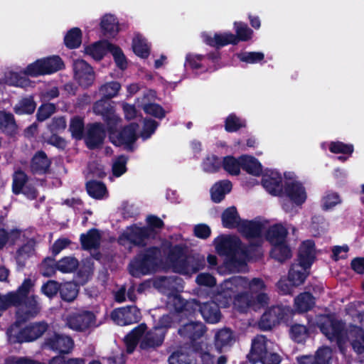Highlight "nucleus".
I'll list each match as a JSON object with an SVG mask.
<instances>
[{"label":"nucleus","instance_id":"32","mask_svg":"<svg viewBox=\"0 0 364 364\" xmlns=\"http://www.w3.org/2000/svg\"><path fill=\"white\" fill-rule=\"evenodd\" d=\"M235 342V337L229 328H223L217 331L215 336V344L218 349L230 346Z\"/></svg>","mask_w":364,"mask_h":364},{"label":"nucleus","instance_id":"7","mask_svg":"<svg viewBox=\"0 0 364 364\" xmlns=\"http://www.w3.org/2000/svg\"><path fill=\"white\" fill-rule=\"evenodd\" d=\"M161 252L158 247H151L139 254L129 264V273L135 277L152 274L161 263Z\"/></svg>","mask_w":364,"mask_h":364},{"label":"nucleus","instance_id":"55","mask_svg":"<svg viewBox=\"0 0 364 364\" xmlns=\"http://www.w3.org/2000/svg\"><path fill=\"white\" fill-rule=\"evenodd\" d=\"M120 89L121 85L119 82H110L103 85L100 92L104 97L112 98L117 95Z\"/></svg>","mask_w":364,"mask_h":364},{"label":"nucleus","instance_id":"29","mask_svg":"<svg viewBox=\"0 0 364 364\" xmlns=\"http://www.w3.org/2000/svg\"><path fill=\"white\" fill-rule=\"evenodd\" d=\"M80 242L83 249L88 250H96L100 245V233L96 229L90 230L86 234L80 235Z\"/></svg>","mask_w":364,"mask_h":364},{"label":"nucleus","instance_id":"60","mask_svg":"<svg viewBox=\"0 0 364 364\" xmlns=\"http://www.w3.org/2000/svg\"><path fill=\"white\" fill-rule=\"evenodd\" d=\"M264 53L261 52H244L237 54V58L242 62L257 63L264 59Z\"/></svg>","mask_w":364,"mask_h":364},{"label":"nucleus","instance_id":"48","mask_svg":"<svg viewBox=\"0 0 364 364\" xmlns=\"http://www.w3.org/2000/svg\"><path fill=\"white\" fill-rule=\"evenodd\" d=\"M223 168L231 175H238L242 168L240 157L237 159L233 156H227L223 159Z\"/></svg>","mask_w":364,"mask_h":364},{"label":"nucleus","instance_id":"57","mask_svg":"<svg viewBox=\"0 0 364 364\" xmlns=\"http://www.w3.org/2000/svg\"><path fill=\"white\" fill-rule=\"evenodd\" d=\"M26 175L21 171L15 172L13 178V192L15 194H19L23 188L26 186Z\"/></svg>","mask_w":364,"mask_h":364},{"label":"nucleus","instance_id":"56","mask_svg":"<svg viewBox=\"0 0 364 364\" xmlns=\"http://www.w3.org/2000/svg\"><path fill=\"white\" fill-rule=\"evenodd\" d=\"M235 29L237 33L235 36L239 41H246L251 38L252 31L248 26L242 22L235 23Z\"/></svg>","mask_w":364,"mask_h":364},{"label":"nucleus","instance_id":"24","mask_svg":"<svg viewBox=\"0 0 364 364\" xmlns=\"http://www.w3.org/2000/svg\"><path fill=\"white\" fill-rule=\"evenodd\" d=\"M154 286L159 291L166 294L180 291L183 289L182 280L177 277H161L154 281Z\"/></svg>","mask_w":364,"mask_h":364},{"label":"nucleus","instance_id":"4","mask_svg":"<svg viewBox=\"0 0 364 364\" xmlns=\"http://www.w3.org/2000/svg\"><path fill=\"white\" fill-rule=\"evenodd\" d=\"M314 242L306 240L302 242L299 252V263L294 264L289 272V281L291 286L297 287L304 283L309 272L308 269L314 261L316 256Z\"/></svg>","mask_w":364,"mask_h":364},{"label":"nucleus","instance_id":"36","mask_svg":"<svg viewBox=\"0 0 364 364\" xmlns=\"http://www.w3.org/2000/svg\"><path fill=\"white\" fill-rule=\"evenodd\" d=\"M86 187L88 194L94 198L103 199L107 197L108 193L107 188L104 183L100 181H89Z\"/></svg>","mask_w":364,"mask_h":364},{"label":"nucleus","instance_id":"18","mask_svg":"<svg viewBox=\"0 0 364 364\" xmlns=\"http://www.w3.org/2000/svg\"><path fill=\"white\" fill-rule=\"evenodd\" d=\"M205 331V327L201 322H189L178 329L180 336L190 340L193 346L200 343L197 341L203 338Z\"/></svg>","mask_w":364,"mask_h":364},{"label":"nucleus","instance_id":"20","mask_svg":"<svg viewBox=\"0 0 364 364\" xmlns=\"http://www.w3.org/2000/svg\"><path fill=\"white\" fill-rule=\"evenodd\" d=\"M73 70L75 79L82 86L87 87L93 82L95 80L94 72L85 60H75L73 64Z\"/></svg>","mask_w":364,"mask_h":364},{"label":"nucleus","instance_id":"52","mask_svg":"<svg viewBox=\"0 0 364 364\" xmlns=\"http://www.w3.org/2000/svg\"><path fill=\"white\" fill-rule=\"evenodd\" d=\"M65 43L70 48L78 47L81 43V31L77 28H72L65 37Z\"/></svg>","mask_w":364,"mask_h":364},{"label":"nucleus","instance_id":"10","mask_svg":"<svg viewBox=\"0 0 364 364\" xmlns=\"http://www.w3.org/2000/svg\"><path fill=\"white\" fill-rule=\"evenodd\" d=\"M321 332L330 340L336 341L339 346L347 338V331L344 324L331 316H323L319 324Z\"/></svg>","mask_w":364,"mask_h":364},{"label":"nucleus","instance_id":"3","mask_svg":"<svg viewBox=\"0 0 364 364\" xmlns=\"http://www.w3.org/2000/svg\"><path fill=\"white\" fill-rule=\"evenodd\" d=\"M222 222L225 228H237L250 240H256L257 245L262 242L263 225L257 221L241 220L235 207H230L223 213Z\"/></svg>","mask_w":364,"mask_h":364},{"label":"nucleus","instance_id":"26","mask_svg":"<svg viewBox=\"0 0 364 364\" xmlns=\"http://www.w3.org/2000/svg\"><path fill=\"white\" fill-rule=\"evenodd\" d=\"M202 37L204 42L211 46L222 47L229 43H237V37L231 33H215L213 37L203 33Z\"/></svg>","mask_w":364,"mask_h":364},{"label":"nucleus","instance_id":"15","mask_svg":"<svg viewBox=\"0 0 364 364\" xmlns=\"http://www.w3.org/2000/svg\"><path fill=\"white\" fill-rule=\"evenodd\" d=\"M166 302L170 309L175 310L178 313H183L185 315L192 314L193 307H199V303L196 300L192 299L186 301L176 291L168 294Z\"/></svg>","mask_w":364,"mask_h":364},{"label":"nucleus","instance_id":"27","mask_svg":"<svg viewBox=\"0 0 364 364\" xmlns=\"http://www.w3.org/2000/svg\"><path fill=\"white\" fill-rule=\"evenodd\" d=\"M105 136V132L100 124L92 125L85 136V143L90 149L98 147L103 141Z\"/></svg>","mask_w":364,"mask_h":364},{"label":"nucleus","instance_id":"40","mask_svg":"<svg viewBox=\"0 0 364 364\" xmlns=\"http://www.w3.org/2000/svg\"><path fill=\"white\" fill-rule=\"evenodd\" d=\"M193 350L200 358L203 364H215V359L214 356L210 353L206 343H204L203 341H200L198 344L193 346Z\"/></svg>","mask_w":364,"mask_h":364},{"label":"nucleus","instance_id":"8","mask_svg":"<svg viewBox=\"0 0 364 364\" xmlns=\"http://www.w3.org/2000/svg\"><path fill=\"white\" fill-rule=\"evenodd\" d=\"M30 318L26 317L25 314L21 317H18L17 315L16 322L7 331L9 340L11 343H23L35 341L41 337L47 330L48 325L45 322L33 323L21 328L20 323Z\"/></svg>","mask_w":364,"mask_h":364},{"label":"nucleus","instance_id":"50","mask_svg":"<svg viewBox=\"0 0 364 364\" xmlns=\"http://www.w3.org/2000/svg\"><path fill=\"white\" fill-rule=\"evenodd\" d=\"M69 130L73 138L81 139L84 131V122L81 117H74L71 119Z\"/></svg>","mask_w":364,"mask_h":364},{"label":"nucleus","instance_id":"45","mask_svg":"<svg viewBox=\"0 0 364 364\" xmlns=\"http://www.w3.org/2000/svg\"><path fill=\"white\" fill-rule=\"evenodd\" d=\"M36 105L32 97L21 99L14 107L17 114H31L34 112Z\"/></svg>","mask_w":364,"mask_h":364},{"label":"nucleus","instance_id":"43","mask_svg":"<svg viewBox=\"0 0 364 364\" xmlns=\"http://www.w3.org/2000/svg\"><path fill=\"white\" fill-rule=\"evenodd\" d=\"M272 246L271 255L275 259L283 262L291 257V250L286 245V241Z\"/></svg>","mask_w":364,"mask_h":364},{"label":"nucleus","instance_id":"1","mask_svg":"<svg viewBox=\"0 0 364 364\" xmlns=\"http://www.w3.org/2000/svg\"><path fill=\"white\" fill-rule=\"evenodd\" d=\"M265 289L261 279L249 280L240 276L232 277L220 285L218 299L223 306L234 299L235 306L241 311H245L248 307L257 309L268 303L269 297L263 292Z\"/></svg>","mask_w":364,"mask_h":364},{"label":"nucleus","instance_id":"25","mask_svg":"<svg viewBox=\"0 0 364 364\" xmlns=\"http://www.w3.org/2000/svg\"><path fill=\"white\" fill-rule=\"evenodd\" d=\"M332 350L330 348L322 347L316 351L314 357L305 355L298 358L299 364H331Z\"/></svg>","mask_w":364,"mask_h":364},{"label":"nucleus","instance_id":"12","mask_svg":"<svg viewBox=\"0 0 364 364\" xmlns=\"http://www.w3.org/2000/svg\"><path fill=\"white\" fill-rule=\"evenodd\" d=\"M96 314L97 311L87 310L73 313L67 318V325L69 328L78 331L95 328L97 326Z\"/></svg>","mask_w":364,"mask_h":364},{"label":"nucleus","instance_id":"5","mask_svg":"<svg viewBox=\"0 0 364 364\" xmlns=\"http://www.w3.org/2000/svg\"><path fill=\"white\" fill-rule=\"evenodd\" d=\"M168 261L174 272L183 274L196 273L205 266L203 257L186 255V247L181 245L171 248Z\"/></svg>","mask_w":364,"mask_h":364},{"label":"nucleus","instance_id":"39","mask_svg":"<svg viewBox=\"0 0 364 364\" xmlns=\"http://www.w3.org/2000/svg\"><path fill=\"white\" fill-rule=\"evenodd\" d=\"M314 305V299L309 293H303L294 299L296 310L299 312H306Z\"/></svg>","mask_w":364,"mask_h":364},{"label":"nucleus","instance_id":"49","mask_svg":"<svg viewBox=\"0 0 364 364\" xmlns=\"http://www.w3.org/2000/svg\"><path fill=\"white\" fill-rule=\"evenodd\" d=\"M290 336L295 342L302 343L309 336L306 327L301 324H294L291 327Z\"/></svg>","mask_w":364,"mask_h":364},{"label":"nucleus","instance_id":"44","mask_svg":"<svg viewBox=\"0 0 364 364\" xmlns=\"http://www.w3.org/2000/svg\"><path fill=\"white\" fill-rule=\"evenodd\" d=\"M78 294V289L75 284L66 282L60 284V294L64 301L71 302L74 301Z\"/></svg>","mask_w":364,"mask_h":364},{"label":"nucleus","instance_id":"22","mask_svg":"<svg viewBox=\"0 0 364 364\" xmlns=\"http://www.w3.org/2000/svg\"><path fill=\"white\" fill-rule=\"evenodd\" d=\"M118 122L116 125H112L113 129L110 132V138L112 141L117 145H126L129 149H131V145L135 141L136 139V130L138 129V125L136 124H130L129 126L125 127L123 131L117 136V139H114V130L117 128Z\"/></svg>","mask_w":364,"mask_h":364},{"label":"nucleus","instance_id":"46","mask_svg":"<svg viewBox=\"0 0 364 364\" xmlns=\"http://www.w3.org/2000/svg\"><path fill=\"white\" fill-rule=\"evenodd\" d=\"M132 48L134 52L141 58H146L149 55V46L146 40L139 34H136L133 39Z\"/></svg>","mask_w":364,"mask_h":364},{"label":"nucleus","instance_id":"37","mask_svg":"<svg viewBox=\"0 0 364 364\" xmlns=\"http://www.w3.org/2000/svg\"><path fill=\"white\" fill-rule=\"evenodd\" d=\"M50 166V161L43 152L37 153L32 159L31 170L36 173H45Z\"/></svg>","mask_w":364,"mask_h":364},{"label":"nucleus","instance_id":"58","mask_svg":"<svg viewBox=\"0 0 364 364\" xmlns=\"http://www.w3.org/2000/svg\"><path fill=\"white\" fill-rule=\"evenodd\" d=\"M341 203L339 196L336 193H327L322 198L321 205L325 210L333 208Z\"/></svg>","mask_w":364,"mask_h":364},{"label":"nucleus","instance_id":"41","mask_svg":"<svg viewBox=\"0 0 364 364\" xmlns=\"http://www.w3.org/2000/svg\"><path fill=\"white\" fill-rule=\"evenodd\" d=\"M43 75L50 74L62 68L63 62L58 56L41 59Z\"/></svg>","mask_w":364,"mask_h":364},{"label":"nucleus","instance_id":"17","mask_svg":"<svg viewBox=\"0 0 364 364\" xmlns=\"http://www.w3.org/2000/svg\"><path fill=\"white\" fill-rule=\"evenodd\" d=\"M43 346L61 353H68L73 347V341L69 336L53 333L46 338Z\"/></svg>","mask_w":364,"mask_h":364},{"label":"nucleus","instance_id":"62","mask_svg":"<svg viewBox=\"0 0 364 364\" xmlns=\"http://www.w3.org/2000/svg\"><path fill=\"white\" fill-rule=\"evenodd\" d=\"M55 106L54 104L46 103L42 105L37 112V119L38 121L43 122L47 119L50 115L55 112Z\"/></svg>","mask_w":364,"mask_h":364},{"label":"nucleus","instance_id":"21","mask_svg":"<svg viewBox=\"0 0 364 364\" xmlns=\"http://www.w3.org/2000/svg\"><path fill=\"white\" fill-rule=\"evenodd\" d=\"M270 341L264 336H257L252 342V348L247 355L249 360L253 363L260 362L268 353Z\"/></svg>","mask_w":364,"mask_h":364},{"label":"nucleus","instance_id":"6","mask_svg":"<svg viewBox=\"0 0 364 364\" xmlns=\"http://www.w3.org/2000/svg\"><path fill=\"white\" fill-rule=\"evenodd\" d=\"M285 177L287 181L284 184L281 194L283 197L282 208L286 213L295 214L297 213L296 208L306 202L307 193L303 184L293 178L291 174L285 175Z\"/></svg>","mask_w":364,"mask_h":364},{"label":"nucleus","instance_id":"23","mask_svg":"<svg viewBox=\"0 0 364 364\" xmlns=\"http://www.w3.org/2000/svg\"><path fill=\"white\" fill-rule=\"evenodd\" d=\"M262 186L267 192L273 196L281 195L283 188L282 178L276 171H269L262 177Z\"/></svg>","mask_w":364,"mask_h":364},{"label":"nucleus","instance_id":"9","mask_svg":"<svg viewBox=\"0 0 364 364\" xmlns=\"http://www.w3.org/2000/svg\"><path fill=\"white\" fill-rule=\"evenodd\" d=\"M255 242H250V246L247 250H243L240 240L234 236L222 235L214 240L215 250L219 255L227 256H236L240 252H244L245 259H250L252 256L250 251L254 250L255 247H258L261 242L257 245V240H254Z\"/></svg>","mask_w":364,"mask_h":364},{"label":"nucleus","instance_id":"59","mask_svg":"<svg viewBox=\"0 0 364 364\" xmlns=\"http://www.w3.org/2000/svg\"><path fill=\"white\" fill-rule=\"evenodd\" d=\"M57 269V263L54 259L50 257L45 259L40 267V271L45 277L53 276Z\"/></svg>","mask_w":364,"mask_h":364},{"label":"nucleus","instance_id":"54","mask_svg":"<svg viewBox=\"0 0 364 364\" xmlns=\"http://www.w3.org/2000/svg\"><path fill=\"white\" fill-rule=\"evenodd\" d=\"M169 364H196L190 355L183 350L173 352L168 358Z\"/></svg>","mask_w":364,"mask_h":364},{"label":"nucleus","instance_id":"2","mask_svg":"<svg viewBox=\"0 0 364 364\" xmlns=\"http://www.w3.org/2000/svg\"><path fill=\"white\" fill-rule=\"evenodd\" d=\"M146 324L141 323L125 337V344L129 353L133 352L138 343L142 349L156 348L162 344L165 331L155 327L150 331H146Z\"/></svg>","mask_w":364,"mask_h":364},{"label":"nucleus","instance_id":"38","mask_svg":"<svg viewBox=\"0 0 364 364\" xmlns=\"http://www.w3.org/2000/svg\"><path fill=\"white\" fill-rule=\"evenodd\" d=\"M17 126L14 116L5 112H0V129L7 134H14L16 133Z\"/></svg>","mask_w":364,"mask_h":364},{"label":"nucleus","instance_id":"34","mask_svg":"<svg viewBox=\"0 0 364 364\" xmlns=\"http://www.w3.org/2000/svg\"><path fill=\"white\" fill-rule=\"evenodd\" d=\"M232 184L229 181H222L216 183L211 188V198L214 202L219 203L225 194L231 190Z\"/></svg>","mask_w":364,"mask_h":364},{"label":"nucleus","instance_id":"13","mask_svg":"<svg viewBox=\"0 0 364 364\" xmlns=\"http://www.w3.org/2000/svg\"><path fill=\"white\" fill-rule=\"evenodd\" d=\"M290 314V309L282 306H273L261 317L259 325L262 328L269 329L280 321H287Z\"/></svg>","mask_w":364,"mask_h":364},{"label":"nucleus","instance_id":"14","mask_svg":"<svg viewBox=\"0 0 364 364\" xmlns=\"http://www.w3.org/2000/svg\"><path fill=\"white\" fill-rule=\"evenodd\" d=\"M111 318L117 324L125 326L138 322L141 314L136 306H128L114 309L111 314Z\"/></svg>","mask_w":364,"mask_h":364},{"label":"nucleus","instance_id":"53","mask_svg":"<svg viewBox=\"0 0 364 364\" xmlns=\"http://www.w3.org/2000/svg\"><path fill=\"white\" fill-rule=\"evenodd\" d=\"M350 333L355 335L352 341V346L355 352L361 353L364 351V332L358 327H354Z\"/></svg>","mask_w":364,"mask_h":364},{"label":"nucleus","instance_id":"42","mask_svg":"<svg viewBox=\"0 0 364 364\" xmlns=\"http://www.w3.org/2000/svg\"><path fill=\"white\" fill-rule=\"evenodd\" d=\"M245 261L237 262L235 259L226 261L223 265L218 267L217 270L220 274H226L234 272L243 271L245 269Z\"/></svg>","mask_w":364,"mask_h":364},{"label":"nucleus","instance_id":"31","mask_svg":"<svg viewBox=\"0 0 364 364\" xmlns=\"http://www.w3.org/2000/svg\"><path fill=\"white\" fill-rule=\"evenodd\" d=\"M287 230L281 224H277L269 228L267 233V239L272 245L285 242Z\"/></svg>","mask_w":364,"mask_h":364},{"label":"nucleus","instance_id":"11","mask_svg":"<svg viewBox=\"0 0 364 364\" xmlns=\"http://www.w3.org/2000/svg\"><path fill=\"white\" fill-rule=\"evenodd\" d=\"M153 233L148 228H140L136 225L127 228L119 237V244L126 245L133 244L137 246H144Z\"/></svg>","mask_w":364,"mask_h":364},{"label":"nucleus","instance_id":"64","mask_svg":"<svg viewBox=\"0 0 364 364\" xmlns=\"http://www.w3.org/2000/svg\"><path fill=\"white\" fill-rule=\"evenodd\" d=\"M245 126V122L237 118L234 114L229 115L225 121V129L228 132H236L238 129Z\"/></svg>","mask_w":364,"mask_h":364},{"label":"nucleus","instance_id":"16","mask_svg":"<svg viewBox=\"0 0 364 364\" xmlns=\"http://www.w3.org/2000/svg\"><path fill=\"white\" fill-rule=\"evenodd\" d=\"M220 290V287L217 289V293L215 295V299L218 304H216L214 301L204 303L203 305L199 304V307L195 308L193 307L192 314H194L197 310H198L203 318L209 323H215L218 322L220 319V313L219 310V306L222 307H226L229 304L226 306H223L220 304V301L218 299V296Z\"/></svg>","mask_w":364,"mask_h":364},{"label":"nucleus","instance_id":"35","mask_svg":"<svg viewBox=\"0 0 364 364\" xmlns=\"http://www.w3.org/2000/svg\"><path fill=\"white\" fill-rule=\"evenodd\" d=\"M100 27L105 35L113 36L119 31L117 19L112 15L106 14L101 20Z\"/></svg>","mask_w":364,"mask_h":364},{"label":"nucleus","instance_id":"61","mask_svg":"<svg viewBox=\"0 0 364 364\" xmlns=\"http://www.w3.org/2000/svg\"><path fill=\"white\" fill-rule=\"evenodd\" d=\"M221 165V161L215 156H208L203 163V168L205 172L213 173L217 171Z\"/></svg>","mask_w":364,"mask_h":364},{"label":"nucleus","instance_id":"47","mask_svg":"<svg viewBox=\"0 0 364 364\" xmlns=\"http://www.w3.org/2000/svg\"><path fill=\"white\" fill-rule=\"evenodd\" d=\"M78 266L77 260L73 257H65L57 262V269L63 273L75 271Z\"/></svg>","mask_w":364,"mask_h":364},{"label":"nucleus","instance_id":"63","mask_svg":"<svg viewBox=\"0 0 364 364\" xmlns=\"http://www.w3.org/2000/svg\"><path fill=\"white\" fill-rule=\"evenodd\" d=\"M110 53L113 55L117 66L122 70L125 69L127 63L122 50L119 47L112 45Z\"/></svg>","mask_w":364,"mask_h":364},{"label":"nucleus","instance_id":"33","mask_svg":"<svg viewBox=\"0 0 364 364\" xmlns=\"http://www.w3.org/2000/svg\"><path fill=\"white\" fill-rule=\"evenodd\" d=\"M240 161L242 168L247 173L254 176H259L262 173V165L255 158L245 155L240 157Z\"/></svg>","mask_w":364,"mask_h":364},{"label":"nucleus","instance_id":"28","mask_svg":"<svg viewBox=\"0 0 364 364\" xmlns=\"http://www.w3.org/2000/svg\"><path fill=\"white\" fill-rule=\"evenodd\" d=\"M112 44L107 41H100L85 48V53L95 60H100L111 50Z\"/></svg>","mask_w":364,"mask_h":364},{"label":"nucleus","instance_id":"19","mask_svg":"<svg viewBox=\"0 0 364 364\" xmlns=\"http://www.w3.org/2000/svg\"><path fill=\"white\" fill-rule=\"evenodd\" d=\"M93 112L98 115H101L105 121L107 122L109 129H112L113 126L121 122V119L114 113L113 107L110 103L105 100H100L95 103Z\"/></svg>","mask_w":364,"mask_h":364},{"label":"nucleus","instance_id":"30","mask_svg":"<svg viewBox=\"0 0 364 364\" xmlns=\"http://www.w3.org/2000/svg\"><path fill=\"white\" fill-rule=\"evenodd\" d=\"M5 84L26 88L32 86V82L26 77L23 76L21 73L16 72L9 71L5 73L4 77Z\"/></svg>","mask_w":364,"mask_h":364},{"label":"nucleus","instance_id":"51","mask_svg":"<svg viewBox=\"0 0 364 364\" xmlns=\"http://www.w3.org/2000/svg\"><path fill=\"white\" fill-rule=\"evenodd\" d=\"M34 247V240H29L25 245L18 249L16 253V260L18 264H23L24 260L33 253Z\"/></svg>","mask_w":364,"mask_h":364}]
</instances>
